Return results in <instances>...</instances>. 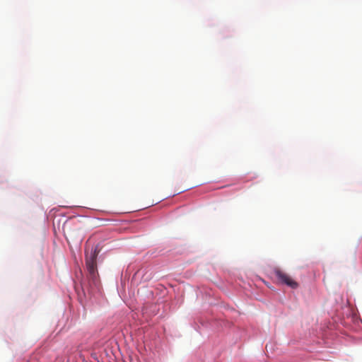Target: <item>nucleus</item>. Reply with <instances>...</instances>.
Segmentation results:
<instances>
[{"label":"nucleus","instance_id":"f257e3e1","mask_svg":"<svg viewBox=\"0 0 362 362\" xmlns=\"http://www.w3.org/2000/svg\"><path fill=\"white\" fill-rule=\"evenodd\" d=\"M99 253L98 247L92 248L90 253L86 255V265L88 271L87 282L81 285L83 292L87 291L94 293L100 288V281L98 276L96 259Z\"/></svg>","mask_w":362,"mask_h":362},{"label":"nucleus","instance_id":"f03ea898","mask_svg":"<svg viewBox=\"0 0 362 362\" xmlns=\"http://www.w3.org/2000/svg\"><path fill=\"white\" fill-rule=\"evenodd\" d=\"M274 274L276 279L282 284H285L291 288H297L298 284L293 280L288 274L280 269L279 268H275L274 269Z\"/></svg>","mask_w":362,"mask_h":362}]
</instances>
